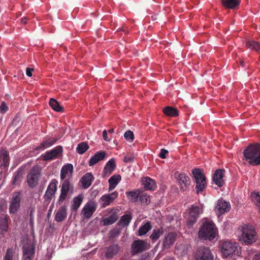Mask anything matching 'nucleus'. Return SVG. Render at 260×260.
<instances>
[{
    "label": "nucleus",
    "mask_w": 260,
    "mask_h": 260,
    "mask_svg": "<svg viewBox=\"0 0 260 260\" xmlns=\"http://www.w3.org/2000/svg\"><path fill=\"white\" fill-rule=\"evenodd\" d=\"M243 154L245 160L250 165H260V144L249 145L244 151Z\"/></svg>",
    "instance_id": "f257e3e1"
},
{
    "label": "nucleus",
    "mask_w": 260,
    "mask_h": 260,
    "mask_svg": "<svg viewBox=\"0 0 260 260\" xmlns=\"http://www.w3.org/2000/svg\"><path fill=\"white\" fill-rule=\"evenodd\" d=\"M239 240L246 245L251 244L257 240L256 233L254 226L245 224L241 227Z\"/></svg>",
    "instance_id": "f03ea898"
},
{
    "label": "nucleus",
    "mask_w": 260,
    "mask_h": 260,
    "mask_svg": "<svg viewBox=\"0 0 260 260\" xmlns=\"http://www.w3.org/2000/svg\"><path fill=\"white\" fill-rule=\"evenodd\" d=\"M216 233L215 224L212 222L206 221L199 231L198 235L200 239L212 240L215 238Z\"/></svg>",
    "instance_id": "7ed1b4c3"
},
{
    "label": "nucleus",
    "mask_w": 260,
    "mask_h": 260,
    "mask_svg": "<svg viewBox=\"0 0 260 260\" xmlns=\"http://www.w3.org/2000/svg\"><path fill=\"white\" fill-rule=\"evenodd\" d=\"M74 191V187L69 180H65L61 183L60 193L58 200V204L61 205L67 199L68 195L72 196Z\"/></svg>",
    "instance_id": "20e7f679"
},
{
    "label": "nucleus",
    "mask_w": 260,
    "mask_h": 260,
    "mask_svg": "<svg viewBox=\"0 0 260 260\" xmlns=\"http://www.w3.org/2000/svg\"><path fill=\"white\" fill-rule=\"evenodd\" d=\"M192 172L196 180V188L198 193L200 191H203L206 187L207 184L206 178L202 170L200 169H194L192 170Z\"/></svg>",
    "instance_id": "39448f33"
},
{
    "label": "nucleus",
    "mask_w": 260,
    "mask_h": 260,
    "mask_svg": "<svg viewBox=\"0 0 260 260\" xmlns=\"http://www.w3.org/2000/svg\"><path fill=\"white\" fill-rule=\"evenodd\" d=\"M40 171L38 167H33L27 175L28 185L31 188L36 187L38 184Z\"/></svg>",
    "instance_id": "423d86ee"
},
{
    "label": "nucleus",
    "mask_w": 260,
    "mask_h": 260,
    "mask_svg": "<svg viewBox=\"0 0 260 260\" xmlns=\"http://www.w3.org/2000/svg\"><path fill=\"white\" fill-rule=\"evenodd\" d=\"M238 249V244L231 241H224L221 244V252L224 257L235 253Z\"/></svg>",
    "instance_id": "0eeeda50"
},
{
    "label": "nucleus",
    "mask_w": 260,
    "mask_h": 260,
    "mask_svg": "<svg viewBox=\"0 0 260 260\" xmlns=\"http://www.w3.org/2000/svg\"><path fill=\"white\" fill-rule=\"evenodd\" d=\"M58 181L53 179H52L47 186V189L44 194V199L45 201L50 202L53 197L54 196L55 192L57 190V186L58 184Z\"/></svg>",
    "instance_id": "6e6552de"
},
{
    "label": "nucleus",
    "mask_w": 260,
    "mask_h": 260,
    "mask_svg": "<svg viewBox=\"0 0 260 260\" xmlns=\"http://www.w3.org/2000/svg\"><path fill=\"white\" fill-rule=\"evenodd\" d=\"M203 212V210L198 206H192L190 209L189 215L187 221V224L190 227L197 222L199 215Z\"/></svg>",
    "instance_id": "1a4fd4ad"
},
{
    "label": "nucleus",
    "mask_w": 260,
    "mask_h": 260,
    "mask_svg": "<svg viewBox=\"0 0 260 260\" xmlns=\"http://www.w3.org/2000/svg\"><path fill=\"white\" fill-rule=\"evenodd\" d=\"M97 208V204L95 201L88 202L83 208L81 213L84 218H89L95 212Z\"/></svg>",
    "instance_id": "9d476101"
},
{
    "label": "nucleus",
    "mask_w": 260,
    "mask_h": 260,
    "mask_svg": "<svg viewBox=\"0 0 260 260\" xmlns=\"http://www.w3.org/2000/svg\"><path fill=\"white\" fill-rule=\"evenodd\" d=\"M147 249V243L141 240L134 241L131 245V253L132 255L141 253Z\"/></svg>",
    "instance_id": "9b49d317"
},
{
    "label": "nucleus",
    "mask_w": 260,
    "mask_h": 260,
    "mask_svg": "<svg viewBox=\"0 0 260 260\" xmlns=\"http://www.w3.org/2000/svg\"><path fill=\"white\" fill-rule=\"evenodd\" d=\"M118 196V192L115 191L111 193L105 194L99 200L102 208H105L112 203Z\"/></svg>",
    "instance_id": "f8f14e48"
},
{
    "label": "nucleus",
    "mask_w": 260,
    "mask_h": 260,
    "mask_svg": "<svg viewBox=\"0 0 260 260\" xmlns=\"http://www.w3.org/2000/svg\"><path fill=\"white\" fill-rule=\"evenodd\" d=\"M20 193L19 192H14L9 207V212L11 214H15L17 212L20 207Z\"/></svg>",
    "instance_id": "ddd939ff"
},
{
    "label": "nucleus",
    "mask_w": 260,
    "mask_h": 260,
    "mask_svg": "<svg viewBox=\"0 0 260 260\" xmlns=\"http://www.w3.org/2000/svg\"><path fill=\"white\" fill-rule=\"evenodd\" d=\"M62 152V147L61 146H57L52 150L46 152L45 154L42 155L43 160L48 161L55 159Z\"/></svg>",
    "instance_id": "4468645a"
},
{
    "label": "nucleus",
    "mask_w": 260,
    "mask_h": 260,
    "mask_svg": "<svg viewBox=\"0 0 260 260\" xmlns=\"http://www.w3.org/2000/svg\"><path fill=\"white\" fill-rule=\"evenodd\" d=\"M74 167L71 164H67L62 166L60 170V179L62 182L65 180H69L72 177Z\"/></svg>",
    "instance_id": "2eb2a0df"
},
{
    "label": "nucleus",
    "mask_w": 260,
    "mask_h": 260,
    "mask_svg": "<svg viewBox=\"0 0 260 260\" xmlns=\"http://www.w3.org/2000/svg\"><path fill=\"white\" fill-rule=\"evenodd\" d=\"M196 260H213V256L208 248L201 247L197 251Z\"/></svg>",
    "instance_id": "dca6fc26"
},
{
    "label": "nucleus",
    "mask_w": 260,
    "mask_h": 260,
    "mask_svg": "<svg viewBox=\"0 0 260 260\" xmlns=\"http://www.w3.org/2000/svg\"><path fill=\"white\" fill-rule=\"evenodd\" d=\"M177 235L174 232H169L164 237L162 241V247L164 249L170 248L175 243Z\"/></svg>",
    "instance_id": "f3484780"
},
{
    "label": "nucleus",
    "mask_w": 260,
    "mask_h": 260,
    "mask_svg": "<svg viewBox=\"0 0 260 260\" xmlns=\"http://www.w3.org/2000/svg\"><path fill=\"white\" fill-rule=\"evenodd\" d=\"M57 141L56 138L47 136L44 138L41 143L36 148L38 150H44L53 145Z\"/></svg>",
    "instance_id": "a211bd4d"
},
{
    "label": "nucleus",
    "mask_w": 260,
    "mask_h": 260,
    "mask_svg": "<svg viewBox=\"0 0 260 260\" xmlns=\"http://www.w3.org/2000/svg\"><path fill=\"white\" fill-rule=\"evenodd\" d=\"M224 172L225 171L223 169H217L213 174V180L219 187H222L224 184Z\"/></svg>",
    "instance_id": "6ab92c4d"
},
{
    "label": "nucleus",
    "mask_w": 260,
    "mask_h": 260,
    "mask_svg": "<svg viewBox=\"0 0 260 260\" xmlns=\"http://www.w3.org/2000/svg\"><path fill=\"white\" fill-rule=\"evenodd\" d=\"M231 205L229 203L223 200H219L217 201L215 210L219 214H222L230 210Z\"/></svg>",
    "instance_id": "aec40b11"
},
{
    "label": "nucleus",
    "mask_w": 260,
    "mask_h": 260,
    "mask_svg": "<svg viewBox=\"0 0 260 260\" xmlns=\"http://www.w3.org/2000/svg\"><path fill=\"white\" fill-rule=\"evenodd\" d=\"M116 165L113 158L109 160L105 165L102 173L103 177H106L110 176L115 170Z\"/></svg>",
    "instance_id": "412c9836"
},
{
    "label": "nucleus",
    "mask_w": 260,
    "mask_h": 260,
    "mask_svg": "<svg viewBox=\"0 0 260 260\" xmlns=\"http://www.w3.org/2000/svg\"><path fill=\"white\" fill-rule=\"evenodd\" d=\"M177 180L180 189L186 190L189 185L188 177L185 174L181 173L178 175Z\"/></svg>",
    "instance_id": "4be33fe9"
},
{
    "label": "nucleus",
    "mask_w": 260,
    "mask_h": 260,
    "mask_svg": "<svg viewBox=\"0 0 260 260\" xmlns=\"http://www.w3.org/2000/svg\"><path fill=\"white\" fill-rule=\"evenodd\" d=\"M94 180V177L91 173H87L81 178L80 182L81 183L82 186L84 189H87L91 184L92 182Z\"/></svg>",
    "instance_id": "5701e85b"
},
{
    "label": "nucleus",
    "mask_w": 260,
    "mask_h": 260,
    "mask_svg": "<svg viewBox=\"0 0 260 260\" xmlns=\"http://www.w3.org/2000/svg\"><path fill=\"white\" fill-rule=\"evenodd\" d=\"M120 249L118 244H113L107 248L105 255L107 258H112L118 253Z\"/></svg>",
    "instance_id": "b1692460"
},
{
    "label": "nucleus",
    "mask_w": 260,
    "mask_h": 260,
    "mask_svg": "<svg viewBox=\"0 0 260 260\" xmlns=\"http://www.w3.org/2000/svg\"><path fill=\"white\" fill-rule=\"evenodd\" d=\"M24 260H30L34 254L35 249L31 245H24L23 247Z\"/></svg>",
    "instance_id": "393cba45"
},
{
    "label": "nucleus",
    "mask_w": 260,
    "mask_h": 260,
    "mask_svg": "<svg viewBox=\"0 0 260 260\" xmlns=\"http://www.w3.org/2000/svg\"><path fill=\"white\" fill-rule=\"evenodd\" d=\"M142 184L146 190H153L156 187L155 181L149 177L143 178L142 179Z\"/></svg>",
    "instance_id": "a878e982"
},
{
    "label": "nucleus",
    "mask_w": 260,
    "mask_h": 260,
    "mask_svg": "<svg viewBox=\"0 0 260 260\" xmlns=\"http://www.w3.org/2000/svg\"><path fill=\"white\" fill-rule=\"evenodd\" d=\"M121 177L120 175H114L112 176L108 180L109 191L113 190L121 181Z\"/></svg>",
    "instance_id": "bb28decb"
},
{
    "label": "nucleus",
    "mask_w": 260,
    "mask_h": 260,
    "mask_svg": "<svg viewBox=\"0 0 260 260\" xmlns=\"http://www.w3.org/2000/svg\"><path fill=\"white\" fill-rule=\"evenodd\" d=\"M67 215V207L63 205L57 211L55 215V220L57 222H61L66 218Z\"/></svg>",
    "instance_id": "cd10ccee"
},
{
    "label": "nucleus",
    "mask_w": 260,
    "mask_h": 260,
    "mask_svg": "<svg viewBox=\"0 0 260 260\" xmlns=\"http://www.w3.org/2000/svg\"><path fill=\"white\" fill-rule=\"evenodd\" d=\"M106 156L105 151H99L96 153L89 160V165L93 166L100 161L103 160Z\"/></svg>",
    "instance_id": "c85d7f7f"
},
{
    "label": "nucleus",
    "mask_w": 260,
    "mask_h": 260,
    "mask_svg": "<svg viewBox=\"0 0 260 260\" xmlns=\"http://www.w3.org/2000/svg\"><path fill=\"white\" fill-rule=\"evenodd\" d=\"M112 211L113 212L108 217L103 219L102 221L104 225H111L118 219V216L117 213L116 212L114 209H113Z\"/></svg>",
    "instance_id": "c756f323"
},
{
    "label": "nucleus",
    "mask_w": 260,
    "mask_h": 260,
    "mask_svg": "<svg viewBox=\"0 0 260 260\" xmlns=\"http://www.w3.org/2000/svg\"><path fill=\"white\" fill-rule=\"evenodd\" d=\"M141 191L139 190L127 191L126 194L128 199L132 202H136L139 200Z\"/></svg>",
    "instance_id": "7c9ffc66"
},
{
    "label": "nucleus",
    "mask_w": 260,
    "mask_h": 260,
    "mask_svg": "<svg viewBox=\"0 0 260 260\" xmlns=\"http://www.w3.org/2000/svg\"><path fill=\"white\" fill-rule=\"evenodd\" d=\"M82 194H79L77 197L74 198L73 203L71 206V209L76 211L81 205L83 201Z\"/></svg>",
    "instance_id": "2f4dec72"
},
{
    "label": "nucleus",
    "mask_w": 260,
    "mask_h": 260,
    "mask_svg": "<svg viewBox=\"0 0 260 260\" xmlns=\"http://www.w3.org/2000/svg\"><path fill=\"white\" fill-rule=\"evenodd\" d=\"M246 46L250 50L260 52V43L255 41H248L246 43Z\"/></svg>",
    "instance_id": "473e14b6"
},
{
    "label": "nucleus",
    "mask_w": 260,
    "mask_h": 260,
    "mask_svg": "<svg viewBox=\"0 0 260 260\" xmlns=\"http://www.w3.org/2000/svg\"><path fill=\"white\" fill-rule=\"evenodd\" d=\"M163 233L164 230L162 228L154 229L150 236V238L153 242H155L162 235Z\"/></svg>",
    "instance_id": "72a5a7b5"
},
{
    "label": "nucleus",
    "mask_w": 260,
    "mask_h": 260,
    "mask_svg": "<svg viewBox=\"0 0 260 260\" xmlns=\"http://www.w3.org/2000/svg\"><path fill=\"white\" fill-rule=\"evenodd\" d=\"M222 2L225 7L230 9L235 8L240 3L239 0H222Z\"/></svg>",
    "instance_id": "f704fd0d"
},
{
    "label": "nucleus",
    "mask_w": 260,
    "mask_h": 260,
    "mask_svg": "<svg viewBox=\"0 0 260 260\" xmlns=\"http://www.w3.org/2000/svg\"><path fill=\"white\" fill-rule=\"evenodd\" d=\"M89 149V145L86 142L79 143L77 148L76 151L80 154H82Z\"/></svg>",
    "instance_id": "c9c22d12"
},
{
    "label": "nucleus",
    "mask_w": 260,
    "mask_h": 260,
    "mask_svg": "<svg viewBox=\"0 0 260 260\" xmlns=\"http://www.w3.org/2000/svg\"><path fill=\"white\" fill-rule=\"evenodd\" d=\"M49 105L55 111L61 112L63 111V108L60 105V104L56 100L53 98L50 99L49 101Z\"/></svg>",
    "instance_id": "e433bc0d"
},
{
    "label": "nucleus",
    "mask_w": 260,
    "mask_h": 260,
    "mask_svg": "<svg viewBox=\"0 0 260 260\" xmlns=\"http://www.w3.org/2000/svg\"><path fill=\"white\" fill-rule=\"evenodd\" d=\"M151 229V226L149 222H147L145 223L144 225H142L139 231L138 234L140 236L145 235Z\"/></svg>",
    "instance_id": "4c0bfd02"
},
{
    "label": "nucleus",
    "mask_w": 260,
    "mask_h": 260,
    "mask_svg": "<svg viewBox=\"0 0 260 260\" xmlns=\"http://www.w3.org/2000/svg\"><path fill=\"white\" fill-rule=\"evenodd\" d=\"M164 113L168 116L175 117L178 115L177 110L172 107L168 106L164 109Z\"/></svg>",
    "instance_id": "58836bf2"
},
{
    "label": "nucleus",
    "mask_w": 260,
    "mask_h": 260,
    "mask_svg": "<svg viewBox=\"0 0 260 260\" xmlns=\"http://www.w3.org/2000/svg\"><path fill=\"white\" fill-rule=\"evenodd\" d=\"M251 198L252 202L258 208L260 212V194L259 192H253L251 193Z\"/></svg>",
    "instance_id": "ea45409f"
},
{
    "label": "nucleus",
    "mask_w": 260,
    "mask_h": 260,
    "mask_svg": "<svg viewBox=\"0 0 260 260\" xmlns=\"http://www.w3.org/2000/svg\"><path fill=\"white\" fill-rule=\"evenodd\" d=\"M139 201L142 204L148 205L150 203V198L146 193L141 191Z\"/></svg>",
    "instance_id": "a19ab883"
},
{
    "label": "nucleus",
    "mask_w": 260,
    "mask_h": 260,
    "mask_svg": "<svg viewBox=\"0 0 260 260\" xmlns=\"http://www.w3.org/2000/svg\"><path fill=\"white\" fill-rule=\"evenodd\" d=\"M132 219V216L130 215H123L120 220V224L123 226H127Z\"/></svg>",
    "instance_id": "79ce46f5"
},
{
    "label": "nucleus",
    "mask_w": 260,
    "mask_h": 260,
    "mask_svg": "<svg viewBox=\"0 0 260 260\" xmlns=\"http://www.w3.org/2000/svg\"><path fill=\"white\" fill-rule=\"evenodd\" d=\"M0 159L3 161V165L6 166L9 161V157L6 151L2 150L0 151Z\"/></svg>",
    "instance_id": "37998d69"
},
{
    "label": "nucleus",
    "mask_w": 260,
    "mask_h": 260,
    "mask_svg": "<svg viewBox=\"0 0 260 260\" xmlns=\"http://www.w3.org/2000/svg\"><path fill=\"white\" fill-rule=\"evenodd\" d=\"M8 217L6 216L2 218L0 221V229L5 232H7L8 228Z\"/></svg>",
    "instance_id": "c03bdc74"
},
{
    "label": "nucleus",
    "mask_w": 260,
    "mask_h": 260,
    "mask_svg": "<svg viewBox=\"0 0 260 260\" xmlns=\"http://www.w3.org/2000/svg\"><path fill=\"white\" fill-rule=\"evenodd\" d=\"M124 138L126 140L129 142L133 141L134 139V135L133 133L131 131H126L124 134Z\"/></svg>",
    "instance_id": "a18cd8bd"
},
{
    "label": "nucleus",
    "mask_w": 260,
    "mask_h": 260,
    "mask_svg": "<svg viewBox=\"0 0 260 260\" xmlns=\"http://www.w3.org/2000/svg\"><path fill=\"white\" fill-rule=\"evenodd\" d=\"M13 257V250L12 249H8L7 251L6 255L5 256V260H12Z\"/></svg>",
    "instance_id": "49530a36"
},
{
    "label": "nucleus",
    "mask_w": 260,
    "mask_h": 260,
    "mask_svg": "<svg viewBox=\"0 0 260 260\" xmlns=\"http://www.w3.org/2000/svg\"><path fill=\"white\" fill-rule=\"evenodd\" d=\"M20 178L21 175L19 173L15 174L13 177L12 181V184L13 185H16L18 184L20 181Z\"/></svg>",
    "instance_id": "de8ad7c7"
},
{
    "label": "nucleus",
    "mask_w": 260,
    "mask_h": 260,
    "mask_svg": "<svg viewBox=\"0 0 260 260\" xmlns=\"http://www.w3.org/2000/svg\"><path fill=\"white\" fill-rule=\"evenodd\" d=\"M168 153V151L165 149H161L160 150V152L159 154V156L162 158H166V154Z\"/></svg>",
    "instance_id": "09e8293b"
},
{
    "label": "nucleus",
    "mask_w": 260,
    "mask_h": 260,
    "mask_svg": "<svg viewBox=\"0 0 260 260\" xmlns=\"http://www.w3.org/2000/svg\"><path fill=\"white\" fill-rule=\"evenodd\" d=\"M134 157L132 156H126L124 158V161L125 162H131L134 160Z\"/></svg>",
    "instance_id": "8fccbe9b"
},
{
    "label": "nucleus",
    "mask_w": 260,
    "mask_h": 260,
    "mask_svg": "<svg viewBox=\"0 0 260 260\" xmlns=\"http://www.w3.org/2000/svg\"><path fill=\"white\" fill-rule=\"evenodd\" d=\"M8 110V107L5 103H2L0 106V110L1 112H6Z\"/></svg>",
    "instance_id": "3c124183"
},
{
    "label": "nucleus",
    "mask_w": 260,
    "mask_h": 260,
    "mask_svg": "<svg viewBox=\"0 0 260 260\" xmlns=\"http://www.w3.org/2000/svg\"><path fill=\"white\" fill-rule=\"evenodd\" d=\"M34 71L33 68H27L26 70V75L28 77H31L32 76V72Z\"/></svg>",
    "instance_id": "603ef678"
},
{
    "label": "nucleus",
    "mask_w": 260,
    "mask_h": 260,
    "mask_svg": "<svg viewBox=\"0 0 260 260\" xmlns=\"http://www.w3.org/2000/svg\"><path fill=\"white\" fill-rule=\"evenodd\" d=\"M103 137L105 141H109V139L108 138L107 132L106 130L103 132Z\"/></svg>",
    "instance_id": "864d4df0"
},
{
    "label": "nucleus",
    "mask_w": 260,
    "mask_h": 260,
    "mask_svg": "<svg viewBox=\"0 0 260 260\" xmlns=\"http://www.w3.org/2000/svg\"><path fill=\"white\" fill-rule=\"evenodd\" d=\"M253 260H260V254H255L253 257Z\"/></svg>",
    "instance_id": "5fc2aeb1"
},
{
    "label": "nucleus",
    "mask_w": 260,
    "mask_h": 260,
    "mask_svg": "<svg viewBox=\"0 0 260 260\" xmlns=\"http://www.w3.org/2000/svg\"><path fill=\"white\" fill-rule=\"evenodd\" d=\"M26 19L25 17L22 18L21 19V23L22 24H25L26 22Z\"/></svg>",
    "instance_id": "6e6d98bb"
},
{
    "label": "nucleus",
    "mask_w": 260,
    "mask_h": 260,
    "mask_svg": "<svg viewBox=\"0 0 260 260\" xmlns=\"http://www.w3.org/2000/svg\"><path fill=\"white\" fill-rule=\"evenodd\" d=\"M99 193V190H94L92 192V195H94V196H96Z\"/></svg>",
    "instance_id": "4d7b16f0"
},
{
    "label": "nucleus",
    "mask_w": 260,
    "mask_h": 260,
    "mask_svg": "<svg viewBox=\"0 0 260 260\" xmlns=\"http://www.w3.org/2000/svg\"><path fill=\"white\" fill-rule=\"evenodd\" d=\"M114 129L111 128L108 131V132L110 133H114Z\"/></svg>",
    "instance_id": "13d9d810"
},
{
    "label": "nucleus",
    "mask_w": 260,
    "mask_h": 260,
    "mask_svg": "<svg viewBox=\"0 0 260 260\" xmlns=\"http://www.w3.org/2000/svg\"><path fill=\"white\" fill-rule=\"evenodd\" d=\"M241 66H242V67H244V62H243V61H241Z\"/></svg>",
    "instance_id": "bf43d9fd"
}]
</instances>
